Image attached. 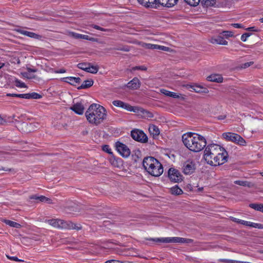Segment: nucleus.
Instances as JSON below:
<instances>
[{
	"mask_svg": "<svg viewBox=\"0 0 263 263\" xmlns=\"http://www.w3.org/2000/svg\"><path fill=\"white\" fill-rule=\"evenodd\" d=\"M47 222L53 227L58 229L80 230L81 227L70 221H65L59 219H49Z\"/></svg>",
	"mask_w": 263,
	"mask_h": 263,
	"instance_id": "nucleus-5",
	"label": "nucleus"
},
{
	"mask_svg": "<svg viewBox=\"0 0 263 263\" xmlns=\"http://www.w3.org/2000/svg\"><path fill=\"white\" fill-rule=\"evenodd\" d=\"M222 34L223 36H226L227 37H231L233 35V32L229 31H223Z\"/></svg>",
	"mask_w": 263,
	"mask_h": 263,
	"instance_id": "nucleus-42",
	"label": "nucleus"
},
{
	"mask_svg": "<svg viewBox=\"0 0 263 263\" xmlns=\"http://www.w3.org/2000/svg\"><path fill=\"white\" fill-rule=\"evenodd\" d=\"M191 88L193 90L196 92H204L206 93L208 92V90L205 88H204L202 87H201L198 85H193L191 86Z\"/></svg>",
	"mask_w": 263,
	"mask_h": 263,
	"instance_id": "nucleus-32",
	"label": "nucleus"
},
{
	"mask_svg": "<svg viewBox=\"0 0 263 263\" xmlns=\"http://www.w3.org/2000/svg\"><path fill=\"white\" fill-rule=\"evenodd\" d=\"M253 62H252L245 63L242 64L241 67L242 68H246L247 67H249L251 65H252L253 64Z\"/></svg>",
	"mask_w": 263,
	"mask_h": 263,
	"instance_id": "nucleus-49",
	"label": "nucleus"
},
{
	"mask_svg": "<svg viewBox=\"0 0 263 263\" xmlns=\"http://www.w3.org/2000/svg\"><path fill=\"white\" fill-rule=\"evenodd\" d=\"M89 64V63H79L78 65V67L81 69H82V70L86 71L87 68L88 67Z\"/></svg>",
	"mask_w": 263,
	"mask_h": 263,
	"instance_id": "nucleus-37",
	"label": "nucleus"
},
{
	"mask_svg": "<svg viewBox=\"0 0 263 263\" xmlns=\"http://www.w3.org/2000/svg\"><path fill=\"white\" fill-rule=\"evenodd\" d=\"M27 70L28 72H35L37 71L36 69H32L31 68H27Z\"/></svg>",
	"mask_w": 263,
	"mask_h": 263,
	"instance_id": "nucleus-60",
	"label": "nucleus"
},
{
	"mask_svg": "<svg viewBox=\"0 0 263 263\" xmlns=\"http://www.w3.org/2000/svg\"><path fill=\"white\" fill-rule=\"evenodd\" d=\"M39 201L42 202H46L48 203H52V200L50 198H48L45 196H40L39 197Z\"/></svg>",
	"mask_w": 263,
	"mask_h": 263,
	"instance_id": "nucleus-36",
	"label": "nucleus"
},
{
	"mask_svg": "<svg viewBox=\"0 0 263 263\" xmlns=\"http://www.w3.org/2000/svg\"><path fill=\"white\" fill-rule=\"evenodd\" d=\"M203 158L208 164L217 166L227 162L228 154L223 147L218 144H211L205 147Z\"/></svg>",
	"mask_w": 263,
	"mask_h": 263,
	"instance_id": "nucleus-1",
	"label": "nucleus"
},
{
	"mask_svg": "<svg viewBox=\"0 0 263 263\" xmlns=\"http://www.w3.org/2000/svg\"><path fill=\"white\" fill-rule=\"evenodd\" d=\"M168 176L170 180L175 183L180 182L183 180V176L180 172L174 168H170L168 171Z\"/></svg>",
	"mask_w": 263,
	"mask_h": 263,
	"instance_id": "nucleus-7",
	"label": "nucleus"
},
{
	"mask_svg": "<svg viewBox=\"0 0 263 263\" xmlns=\"http://www.w3.org/2000/svg\"><path fill=\"white\" fill-rule=\"evenodd\" d=\"M80 39L86 40L89 41H93L95 39L93 37H90L87 35L80 34Z\"/></svg>",
	"mask_w": 263,
	"mask_h": 263,
	"instance_id": "nucleus-39",
	"label": "nucleus"
},
{
	"mask_svg": "<svg viewBox=\"0 0 263 263\" xmlns=\"http://www.w3.org/2000/svg\"><path fill=\"white\" fill-rule=\"evenodd\" d=\"M70 109L75 112L77 114L83 115L84 111V106L82 103H76L71 107Z\"/></svg>",
	"mask_w": 263,
	"mask_h": 263,
	"instance_id": "nucleus-14",
	"label": "nucleus"
},
{
	"mask_svg": "<svg viewBox=\"0 0 263 263\" xmlns=\"http://www.w3.org/2000/svg\"><path fill=\"white\" fill-rule=\"evenodd\" d=\"M158 50H163V51H168L169 50V47L164 46H161L158 45Z\"/></svg>",
	"mask_w": 263,
	"mask_h": 263,
	"instance_id": "nucleus-50",
	"label": "nucleus"
},
{
	"mask_svg": "<svg viewBox=\"0 0 263 263\" xmlns=\"http://www.w3.org/2000/svg\"><path fill=\"white\" fill-rule=\"evenodd\" d=\"M143 166L146 172L153 176L159 177L163 172L162 165L152 157L145 158L143 161Z\"/></svg>",
	"mask_w": 263,
	"mask_h": 263,
	"instance_id": "nucleus-4",
	"label": "nucleus"
},
{
	"mask_svg": "<svg viewBox=\"0 0 263 263\" xmlns=\"http://www.w3.org/2000/svg\"><path fill=\"white\" fill-rule=\"evenodd\" d=\"M115 147L117 152L123 157L127 158L130 154V151L128 146L120 141L115 143Z\"/></svg>",
	"mask_w": 263,
	"mask_h": 263,
	"instance_id": "nucleus-8",
	"label": "nucleus"
},
{
	"mask_svg": "<svg viewBox=\"0 0 263 263\" xmlns=\"http://www.w3.org/2000/svg\"><path fill=\"white\" fill-rule=\"evenodd\" d=\"M254 27H252L248 28L247 29L249 30L253 31V30H254Z\"/></svg>",
	"mask_w": 263,
	"mask_h": 263,
	"instance_id": "nucleus-64",
	"label": "nucleus"
},
{
	"mask_svg": "<svg viewBox=\"0 0 263 263\" xmlns=\"http://www.w3.org/2000/svg\"><path fill=\"white\" fill-rule=\"evenodd\" d=\"M7 256L9 259L14 260V261H18V262L23 261L22 260L19 259L17 257H15V256H12V257H10L9 256Z\"/></svg>",
	"mask_w": 263,
	"mask_h": 263,
	"instance_id": "nucleus-52",
	"label": "nucleus"
},
{
	"mask_svg": "<svg viewBox=\"0 0 263 263\" xmlns=\"http://www.w3.org/2000/svg\"><path fill=\"white\" fill-rule=\"evenodd\" d=\"M21 98H25V99H30L31 98V93H25V94H21Z\"/></svg>",
	"mask_w": 263,
	"mask_h": 263,
	"instance_id": "nucleus-54",
	"label": "nucleus"
},
{
	"mask_svg": "<svg viewBox=\"0 0 263 263\" xmlns=\"http://www.w3.org/2000/svg\"><path fill=\"white\" fill-rule=\"evenodd\" d=\"M104 263H125V262L118 260L111 259L106 261Z\"/></svg>",
	"mask_w": 263,
	"mask_h": 263,
	"instance_id": "nucleus-47",
	"label": "nucleus"
},
{
	"mask_svg": "<svg viewBox=\"0 0 263 263\" xmlns=\"http://www.w3.org/2000/svg\"><path fill=\"white\" fill-rule=\"evenodd\" d=\"M223 138L227 141L235 142L240 145H245L246 143V141L239 135L228 132L222 134Z\"/></svg>",
	"mask_w": 263,
	"mask_h": 263,
	"instance_id": "nucleus-6",
	"label": "nucleus"
},
{
	"mask_svg": "<svg viewBox=\"0 0 263 263\" xmlns=\"http://www.w3.org/2000/svg\"><path fill=\"white\" fill-rule=\"evenodd\" d=\"M99 66L97 65H92L90 63L89 64L88 67L87 68L86 72L91 73L95 74L97 73L99 70Z\"/></svg>",
	"mask_w": 263,
	"mask_h": 263,
	"instance_id": "nucleus-25",
	"label": "nucleus"
},
{
	"mask_svg": "<svg viewBox=\"0 0 263 263\" xmlns=\"http://www.w3.org/2000/svg\"><path fill=\"white\" fill-rule=\"evenodd\" d=\"M232 26L235 28H241L242 27V25L241 24H239V23L232 24Z\"/></svg>",
	"mask_w": 263,
	"mask_h": 263,
	"instance_id": "nucleus-55",
	"label": "nucleus"
},
{
	"mask_svg": "<svg viewBox=\"0 0 263 263\" xmlns=\"http://www.w3.org/2000/svg\"><path fill=\"white\" fill-rule=\"evenodd\" d=\"M115 49L116 50H118L124 51H129V49L127 47H123V48H116Z\"/></svg>",
	"mask_w": 263,
	"mask_h": 263,
	"instance_id": "nucleus-56",
	"label": "nucleus"
},
{
	"mask_svg": "<svg viewBox=\"0 0 263 263\" xmlns=\"http://www.w3.org/2000/svg\"><path fill=\"white\" fill-rule=\"evenodd\" d=\"M196 169L195 163L190 160L186 161L183 164L182 171L185 175H191L193 174Z\"/></svg>",
	"mask_w": 263,
	"mask_h": 263,
	"instance_id": "nucleus-10",
	"label": "nucleus"
},
{
	"mask_svg": "<svg viewBox=\"0 0 263 263\" xmlns=\"http://www.w3.org/2000/svg\"><path fill=\"white\" fill-rule=\"evenodd\" d=\"M187 4L192 6H196L199 3V0H184Z\"/></svg>",
	"mask_w": 263,
	"mask_h": 263,
	"instance_id": "nucleus-35",
	"label": "nucleus"
},
{
	"mask_svg": "<svg viewBox=\"0 0 263 263\" xmlns=\"http://www.w3.org/2000/svg\"><path fill=\"white\" fill-rule=\"evenodd\" d=\"M5 122V120L0 115V124H3Z\"/></svg>",
	"mask_w": 263,
	"mask_h": 263,
	"instance_id": "nucleus-61",
	"label": "nucleus"
},
{
	"mask_svg": "<svg viewBox=\"0 0 263 263\" xmlns=\"http://www.w3.org/2000/svg\"><path fill=\"white\" fill-rule=\"evenodd\" d=\"M231 219L234 221V222H235L236 223H240V221L241 220V219H237L236 218H235V217H231Z\"/></svg>",
	"mask_w": 263,
	"mask_h": 263,
	"instance_id": "nucleus-58",
	"label": "nucleus"
},
{
	"mask_svg": "<svg viewBox=\"0 0 263 263\" xmlns=\"http://www.w3.org/2000/svg\"><path fill=\"white\" fill-rule=\"evenodd\" d=\"M208 81L217 83H221L223 81V78L220 74H213L206 78Z\"/></svg>",
	"mask_w": 263,
	"mask_h": 263,
	"instance_id": "nucleus-19",
	"label": "nucleus"
},
{
	"mask_svg": "<svg viewBox=\"0 0 263 263\" xmlns=\"http://www.w3.org/2000/svg\"><path fill=\"white\" fill-rule=\"evenodd\" d=\"M69 35L74 39H80V34L73 32H70L69 33Z\"/></svg>",
	"mask_w": 263,
	"mask_h": 263,
	"instance_id": "nucleus-40",
	"label": "nucleus"
},
{
	"mask_svg": "<svg viewBox=\"0 0 263 263\" xmlns=\"http://www.w3.org/2000/svg\"><path fill=\"white\" fill-rule=\"evenodd\" d=\"M152 44L150 43H142L141 46L142 47L145 48L146 49H151L152 47Z\"/></svg>",
	"mask_w": 263,
	"mask_h": 263,
	"instance_id": "nucleus-46",
	"label": "nucleus"
},
{
	"mask_svg": "<svg viewBox=\"0 0 263 263\" xmlns=\"http://www.w3.org/2000/svg\"><path fill=\"white\" fill-rule=\"evenodd\" d=\"M249 206L255 210L263 212V204L251 203Z\"/></svg>",
	"mask_w": 263,
	"mask_h": 263,
	"instance_id": "nucleus-33",
	"label": "nucleus"
},
{
	"mask_svg": "<svg viewBox=\"0 0 263 263\" xmlns=\"http://www.w3.org/2000/svg\"><path fill=\"white\" fill-rule=\"evenodd\" d=\"M6 224L15 228H20L21 227V225L18 223L16 222L11 221L9 220L5 219L3 221Z\"/></svg>",
	"mask_w": 263,
	"mask_h": 263,
	"instance_id": "nucleus-31",
	"label": "nucleus"
},
{
	"mask_svg": "<svg viewBox=\"0 0 263 263\" xmlns=\"http://www.w3.org/2000/svg\"><path fill=\"white\" fill-rule=\"evenodd\" d=\"M109 161L114 167L119 168L122 166V160L119 158L112 157L110 158Z\"/></svg>",
	"mask_w": 263,
	"mask_h": 263,
	"instance_id": "nucleus-21",
	"label": "nucleus"
},
{
	"mask_svg": "<svg viewBox=\"0 0 263 263\" xmlns=\"http://www.w3.org/2000/svg\"><path fill=\"white\" fill-rule=\"evenodd\" d=\"M211 42L212 44H217L223 45H226L228 44V42L226 41L222 36L220 35L215 37H212L211 39Z\"/></svg>",
	"mask_w": 263,
	"mask_h": 263,
	"instance_id": "nucleus-20",
	"label": "nucleus"
},
{
	"mask_svg": "<svg viewBox=\"0 0 263 263\" xmlns=\"http://www.w3.org/2000/svg\"><path fill=\"white\" fill-rule=\"evenodd\" d=\"M229 263H242L243 261H237V260H229L228 261Z\"/></svg>",
	"mask_w": 263,
	"mask_h": 263,
	"instance_id": "nucleus-59",
	"label": "nucleus"
},
{
	"mask_svg": "<svg viewBox=\"0 0 263 263\" xmlns=\"http://www.w3.org/2000/svg\"><path fill=\"white\" fill-rule=\"evenodd\" d=\"M161 92L164 95L172 97L173 98H178L179 97V95H178L176 93L164 89H161Z\"/></svg>",
	"mask_w": 263,
	"mask_h": 263,
	"instance_id": "nucleus-29",
	"label": "nucleus"
},
{
	"mask_svg": "<svg viewBox=\"0 0 263 263\" xmlns=\"http://www.w3.org/2000/svg\"><path fill=\"white\" fill-rule=\"evenodd\" d=\"M170 191L172 194L175 195H179L183 193V191L177 185L171 187Z\"/></svg>",
	"mask_w": 263,
	"mask_h": 263,
	"instance_id": "nucleus-28",
	"label": "nucleus"
},
{
	"mask_svg": "<svg viewBox=\"0 0 263 263\" xmlns=\"http://www.w3.org/2000/svg\"><path fill=\"white\" fill-rule=\"evenodd\" d=\"M93 28L102 31H107L108 30L107 29L103 28L96 25H92L91 26Z\"/></svg>",
	"mask_w": 263,
	"mask_h": 263,
	"instance_id": "nucleus-43",
	"label": "nucleus"
},
{
	"mask_svg": "<svg viewBox=\"0 0 263 263\" xmlns=\"http://www.w3.org/2000/svg\"><path fill=\"white\" fill-rule=\"evenodd\" d=\"M15 85L16 87L18 88H26L27 86L25 84V83L22 82L21 80L18 79H15L14 81Z\"/></svg>",
	"mask_w": 263,
	"mask_h": 263,
	"instance_id": "nucleus-34",
	"label": "nucleus"
},
{
	"mask_svg": "<svg viewBox=\"0 0 263 263\" xmlns=\"http://www.w3.org/2000/svg\"><path fill=\"white\" fill-rule=\"evenodd\" d=\"M21 74L22 76L24 78H27V79H31L32 77L30 76L28 72H21Z\"/></svg>",
	"mask_w": 263,
	"mask_h": 263,
	"instance_id": "nucleus-51",
	"label": "nucleus"
},
{
	"mask_svg": "<svg viewBox=\"0 0 263 263\" xmlns=\"http://www.w3.org/2000/svg\"><path fill=\"white\" fill-rule=\"evenodd\" d=\"M199 3L204 7H209L214 6L216 2L215 0H199Z\"/></svg>",
	"mask_w": 263,
	"mask_h": 263,
	"instance_id": "nucleus-30",
	"label": "nucleus"
},
{
	"mask_svg": "<svg viewBox=\"0 0 263 263\" xmlns=\"http://www.w3.org/2000/svg\"><path fill=\"white\" fill-rule=\"evenodd\" d=\"M1 170L7 171H9L10 170L6 169L5 168L3 167H0V171H1Z\"/></svg>",
	"mask_w": 263,
	"mask_h": 263,
	"instance_id": "nucleus-63",
	"label": "nucleus"
},
{
	"mask_svg": "<svg viewBox=\"0 0 263 263\" xmlns=\"http://www.w3.org/2000/svg\"><path fill=\"white\" fill-rule=\"evenodd\" d=\"M158 47V45L152 44V49H157V50H158V47Z\"/></svg>",
	"mask_w": 263,
	"mask_h": 263,
	"instance_id": "nucleus-62",
	"label": "nucleus"
},
{
	"mask_svg": "<svg viewBox=\"0 0 263 263\" xmlns=\"http://www.w3.org/2000/svg\"><path fill=\"white\" fill-rule=\"evenodd\" d=\"M39 197H40V196H37L36 195H32V196H30L29 198L30 199H34V200L39 201Z\"/></svg>",
	"mask_w": 263,
	"mask_h": 263,
	"instance_id": "nucleus-57",
	"label": "nucleus"
},
{
	"mask_svg": "<svg viewBox=\"0 0 263 263\" xmlns=\"http://www.w3.org/2000/svg\"><path fill=\"white\" fill-rule=\"evenodd\" d=\"M234 182L236 184L243 186H248L251 187L254 186L253 184L251 182L245 180H236Z\"/></svg>",
	"mask_w": 263,
	"mask_h": 263,
	"instance_id": "nucleus-24",
	"label": "nucleus"
},
{
	"mask_svg": "<svg viewBox=\"0 0 263 263\" xmlns=\"http://www.w3.org/2000/svg\"><path fill=\"white\" fill-rule=\"evenodd\" d=\"M103 149L104 151L107 152L108 154H111V149L109 148L108 145H105L103 147Z\"/></svg>",
	"mask_w": 263,
	"mask_h": 263,
	"instance_id": "nucleus-45",
	"label": "nucleus"
},
{
	"mask_svg": "<svg viewBox=\"0 0 263 263\" xmlns=\"http://www.w3.org/2000/svg\"><path fill=\"white\" fill-rule=\"evenodd\" d=\"M88 122L93 125H98L103 123L107 117L106 109L100 104H91L85 112Z\"/></svg>",
	"mask_w": 263,
	"mask_h": 263,
	"instance_id": "nucleus-3",
	"label": "nucleus"
},
{
	"mask_svg": "<svg viewBox=\"0 0 263 263\" xmlns=\"http://www.w3.org/2000/svg\"><path fill=\"white\" fill-rule=\"evenodd\" d=\"M50 71L55 73H64L66 72V70L64 68H62L57 70H54L53 69L51 68Z\"/></svg>",
	"mask_w": 263,
	"mask_h": 263,
	"instance_id": "nucleus-41",
	"label": "nucleus"
},
{
	"mask_svg": "<svg viewBox=\"0 0 263 263\" xmlns=\"http://www.w3.org/2000/svg\"><path fill=\"white\" fill-rule=\"evenodd\" d=\"M63 82L69 83L71 85H74L76 84H79L81 82V79L79 77H68L63 78L61 79Z\"/></svg>",
	"mask_w": 263,
	"mask_h": 263,
	"instance_id": "nucleus-17",
	"label": "nucleus"
},
{
	"mask_svg": "<svg viewBox=\"0 0 263 263\" xmlns=\"http://www.w3.org/2000/svg\"><path fill=\"white\" fill-rule=\"evenodd\" d=\"M93 84V81L92 80H87L83 82L78 89H85L90 87Z\"/></svg>",
	"mask_w": 263,
	"mask_h": 263,
	"instance_id": "nucleus-26",
	"label": "nucleus"
},
{
	"mask_svg": "<svg viewBox=\"0 0 263 263\" xmlns=\"http://www.w3.org/2000/svg\"><path fill=\"white\" fill-rule=\"evenodd\" d=\"M140 85L141 83L139 80L137 78H134L127 83V87L130 89H137L140 87Z\"/></svg>",
	"mask_w": 263,
	"mask_h": 263,
	"instance_id": "nucleus-18",
	"label": "nucleus"
},
{
	"mask_svg": "<svg viewBox=\"0 0 263 263\" xmlns=\"http://www.w3.org/2000/svg\"><path fill=\"white\" fill-rule=\"evenodd\" d=\"M137 70H140L142 71H146L147 70V67L144 65L142 66H138L132 67V71H135Z\"/></svg>",
	"mask_w": 263,
	"mask_h": 263,
	"instance_id": "nucleus-38",
	"label": "nucleus"
},
{
	"mask_svg": "<svg viewBox=\"0 0 263 263\" xmlns=\"http://www.w3.org/2000/svg\"><path fill=\"white\" fill-rule=\"evenodd\" d=\"M148 130L151 135H153V137L157 136L160 134V130L159 128L154 124L149 125L148 127Z\"/></svg>",
	"mask_w": 263,
	"mask_h": 263,
	"instance_id": "nucleus-23",
	"label": "nucleus"
},
{
	"mask_svg": "<svg viewBox=\"0 0 263 263\" xmlns=\"http://www.w3.org/2000/svg\"><path fill=\"white\" fill-rule=\"evenodd\" d=\"M240 224H243L246 226L252 227V228H258V229H263V226L259 223H254L250 221H245L243 220H241L239 221Z\"/></svg>",
	"mask_w": 263,
	"mask_h": 263,
	"instance_id": "nucleus-22",
	"label": "nucleus"
},
{
	"mask_svg": "<svg viewBox=\"0 0 263 263\" xmlns=\"http://www.w3.org/2000/svg\"><path fill=\"white\" fill-rule=\"evenodd\" d=\"M14 31L22 34V35L27 36L28 37H31L32 39H36V40H41L42 39V35L36 34L34 32H30V31L25 30H24V29L23 28L19 27V28H15L14 29Z\"/></svg>",
	"mask_w": 263,
	"mask_h": 263,
	"instance_id": "nucleus-11",
	"label": "nucleus"
},
{
	"mask_svg": "<svg viewBox=\"0 0 263 263\" xmlns=\"http://www.w3.org/2000/svg\"><path fill=\"white\" fill-rule=\"evenodd\" d=\"M112 104L118 107H120L123 109H125L129 111L135 112L136 110L134 109V107L130 106L127 103H124L120 100H114L112 102Z\"/></svg>",
	"mask_w": 263,
	"mask_h": 263,
	"instance_id": "nucleus-12",
	"label": "nucleus"
},
{
	"mask_svg": "<svg viewBox=\"0 0 263 263\" xmlns=\"http://www.w3.org/2000/svg\"><path fill=\"white\" fill-rule=\"evenodd\" d=\"M41 98V96L37 93L33 92L31 93V98L33 99H40Z\"/></svg>",
	"mask_w": 263,
	"mask_h": 263,
	"instance_id": "nucleus-48",
	"label": "nucleus"
},
{
	"mask_svg": "<svg viewBox=\"0 0 263 263\" xmlns=\"http://www.w3.org/2000/svg\"><path fill=\"white\" fill-rule=\"evenodd\" d=\"M178 0H157V2L163 7L172 8L176 5Z\"/></svg>",
	"mask_w": 263,
	"mask_h": 263,
	"instance_id": "nucleus-16",
	"label": "nucleus"
},
{
	"mask_svg": "<svg viewBox=\"0 0 263 263\" xmlns=\"http://www.w3.org/2000/svg\"><path fill=\"white\" fill-rule=\"evenodd\" d=\"M182 140L186 148L193 152H199L206 146V141L204 137L198 134L187 132L182 136Z\"/></svg>",
	"mask_w": 263,
	"mask_h": 263,
	"instance_id": "nucleus-2",
	"label": "nucleus"
},
{
	"mask_svg": "<svg viewBox=\"0 0 263 263\" xmlns=\"http://www.w3.org/2000/svg\"><path fill=\"white\" fill-rule=\"evenodd\" d=\"M138 3L146 8H156L157 0H137Z\"/></svg>",
	"mask_w": 263,
	"mask_h": 263,
	"instance_id": "nucleus-13",
	"label": "nucleus"
},
{
	"mask_svg": "<svg viewBox=\"0 0 263 263\" xmlns=\"http://www.w3.org/2000/svg\"><path fill=\"white\" fill-rule=\"evenodd\" d=\"M7 96L8 97H14L21 98V94H16V93H7Z\"/></svg>",
	"mask_w": 263,
	"mask_h": 263,
	"instance_id": "nucleus-53",
	"label": "nucleus"
},
{
	"mask_svg": "<svg viewBox=\"0 0 263 263\" xmlns=\"http://www.w3.org/2000/svg\"><path fill=\"white\" fill-rule=\"evenodd\" d=\"M148 240L153 241L155 242L170 243V237L154 238H150Z\"/></svg>",
	"mask_w": 263,
	"mask_h": 263,
	"instance_id": "nucleus-27",
	"label": "nucleus"
},
{
	"mask_svg": "<svg viewBox=\"0 0 263 263\" xmlns=\"http://www.w3.org/2000/svg\"><path fill=\"white\" fill-rule=\"evenodd\" d=\"M193 242V240L191 239L179 237H170V243H191Z\"/></svg>",
	"mask_w": 263,
	"mask_h": 263,
	"instance_id": "nucleus-15",
	"label": "nucleus"
},
{
	"mask_svg": "<svg viewBox=\"0 0 263 263\" xmlns=\"http://www.w3.org/2000/svg\"><path fill=\"white\" fill-rule=\"evenodd\" d=\"M131 136L135 140L145 143L148 140L147 136L144 133L139 129L133 130L131 132Z\"/></svg>",
	"mask_w": 263,
	"mask_h": 263,
	"instance_id": "nucleus-9",
	"label": "nucleus"
},
{
	"mask_svg": "<svg viewBox=\"0 0 263 263\" xmlns=\"http://www.w3.org/2000/svg\"><path fill=\"white\" fill-rule=\"evenodd\" d=\"M250 36V34L248 33H245L241 35V40L243 42H246L247 40V38Z\"/></svg>",
	"mask_w": 263,
	"mask_h": 263,
	"instance_id": "nucleus-44",
	"label": "nucleus"
}]
</instances>
